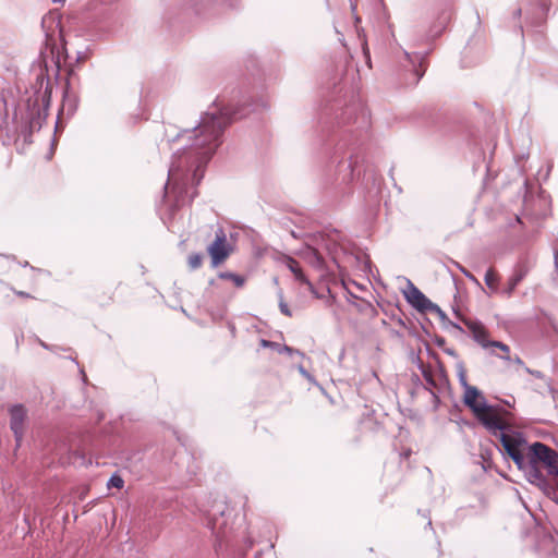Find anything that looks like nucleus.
I'll list each match as a JSON object with an SVG mask.
<instances>
[{"mask_svg": "<svg viewBox=\"0 0 558 558\" xmlns=\"http://www.w3.org/2000/svg\"><path fill=\"white\" fill-rule=\"evenodd\" d=\"M247 107H253V111L266 110L269 108V101L264 97L254 101L238 96L229 99L218 97L201 117L196 126L183 130L168 140L182 144V147L172 156L165 185V198H169L170 187L175 206L184 205L186 198L191 202L196 196V192L190 193V190L202 181L206 165L222 143L225 129L234 119L245 117L250 112Z\"/></svg>", "mask_w": 558, "mask_h": 558, "instance_id": "nucleus-1", "label": "nucleus"}, {"mask_svg": "<svg viewBox=\"0 0 558 558\" xmlns=\"http://www.w3.org/2000/svg\"><path fill=\"white\" fill-rule=\"evenodd\" d=\"M368 116L362 104L352 99L345 107L325 109L318 116L316 145L322 158L337 168L340 185H350L363 173L365 187L376 183L374 171L364 166L359 142L366 134Z\"/></svg>", "mask_w": 558, "mask_h": 558, "instance_id": "nucleus-2", "label": "nucleus"}, {"mask_svg": "<svg viewBox=\"0 0 558 558\" xmlns=\"http://www.w3.org/2000/svg\"><path fill=\"white\" fill-rule=\"evenodd\" d=\"M51 84L43 69L36 74V81L31 88L24 92L20 85L3 96L7 114L0 118V128L7 134L20 133L27 142L34 131L41 128L46 111L50 102Z\"/></svg>", "mask_w": 558, "mask_h": 558, "instance_id": "nucleus-3", "label": "nucleus"}, {"mask_svg": "<svg viewBox=\"0 0 558 558\" xmlns=\"http://www.w3.org/2000/svg\"><path fill=\"white\" fill-rule=\"evenodd\" d=\"M504 453L513 460L531 484L544 485V470L554 477L558 474V453L541 441L530 445L520 432Z\"/></svg>", "mask_w": 558, "mask_h": 558, "instance_id": "nucleus-4", "label": "nucleus"}, {"mask_svg": "<svg viewBox=\"0 0 558 558\" xmlns=\"http://www.w3.org/2000/svg\"><path fill=\"white\" fill-rule=\"evenodd\" d=\"M232 510L223 501H216L205 512L206 525L210 529L216 539V550L228 547H238L239 541H243L245 550L250 549L254 541L246 534L245 529H234L229 520L232 518Z\"/></svg>", "mask_w": 558, "mask_h": 558, "instance_id": "nucleus-5", "label": "nucleus"}, {"mask_svg": "<svg viewBox=\"0 0 558 558\" xmlns=\"http://www.w3.org/2000/svg\"><path fill=\"white\" fill-rule=\"evenodd\" d=\"M477 420L483 424V426L496 438L499 439L502 451L507 449V445L511 444L513 437L519 433L510 427L506 426V424L501 421L497 410L490 405V409L481 410L477 413H474Z\"/></svg>", "mask_w": 558, "mask_h": 558, "instance_id": "nucleus-6", "label": "nucleus"}, {"mask_svg": "<svg viewBox=\"0 0 558 558\" xmlns=\"http://www.w3.org/2000/svg\"><path fill=\"white\" fill-rule=\"evenodd\" d=\"M207 250L211 257L213 267H217L228 258L231 248L227 243L226 234L221 229L216 233L215 241L208 246Z\"/></svg>", "mask_w": 558, "mask_h": 558, "instance_id": "nucleus-7", "label": "nucleus"}, {"mask_svg": "<svg viewBox=\"0 0 558 558\" xmlns=\"http://www.w3.org/2000/svg\"><path fill=\"white\" fill-rule=\"evenodd\" d=\"M10 413V428L15 437L17 446L20 445L24 435V425L27 416V411L22 404H14L9 409Z\"/></svg>", "mask_w": 558, "mask_h": 558, "instance_id": "nucleus-8", "label": "nucleus"}, {"mask_svg": "<svg viewBox=\"0 0 558 558\" xmlns=\"http://www.w3.org/2000/svg\"><path fill=\"white\" fill-rule=\"evenodd\" d=\"M403 56L404 62L402 63V66L411 72V75L413 76L411 84L416 85L425 73L426 57L420 53L411 54L405 50H403Z\"/></svg>", "mask_w": 558, "mask_h": 558, "instance_id": "nucleus-9", "label": "nucleus"}, {"mask_svg": "<svg viewBox=\"0 0 558 558\" xmlns=\"http://www.w3.org/2000/svg\"><path fill=\"white\" fill-rule=\"evenodd\" d=\"M531 269V265L526 258L520 259L513 267V271L508 279L507 287L502 289L501 293L510 298L519 283L526 277Z\"/></svg>", "mask_w": 558, "mask_h": 558, "instance_id": "nucleus-10", "label": "nucleus"}, {"mask_svg": "<svg viewBox=\"0 0 558 558\" xmlns=\"http://www.w3.org/2000/svg\"><path fill=\"white\" fill-rule=\"evenodd\" d=\"M405 300L418 312L426 313L432 306V301L410 280L408 288L403 291Z\"/></svg>", "mask_w": 558, "mask_h": 558, "instance_id": "nucleus-11", "label": "nucleus"}, {"mask_svg": "<svg viewBox=\"0 0 558 558\" xmlns=\"http://www.w3.org/2000/svg\"><path fill=\"white\" fill-rule=\"evenodd\" d=\"M463 402L473 413L490 409V404L487 403L482 391L475 386H468L464 389Z\"/></svg>", "mask_w": 558, "mask_h": 558, "instance_id": "nucleus-12", "label": "nucleus"}, {"mask_svg": "<svg viewBox=\"0 0 558 558\" xmlns=\"http://www.w3.org/2000/svg\"><path fill=\"white\" fill-rule=\"evenodd\" d=\"M260 347L262 348H268V349H271L278 353H287L289 355H293V354H296L299 355L300 357H304L305 354L298 350V349H294V348H291L289 345H286V344H280L278 342H275V341H270V340H266V339H260Z\"/></svg>", "mask_w": 558, "mask_h": 558, "instance_id": "nucleus-13", "label": "nucleus"}, {"mask_svg": "<svg viewBox=\"0 0 558 558\" xmlns=\"http://www.w3.org/2000/svg\"><path fill=\"white\" fill-rule=\"evenodd\" d=\"M468 327L471 329L473 338L477 343H480L483 348L490 347V340L487 339V332L483 326L471 323L468 324Z\"/></svg>", "mask_w": 558, "mask_h": 558, "instance_id": "nucleus-14", "label": "nucleus"}, {"mask_svg": "<svg viewBox=\"0 0 558 558\" xmlns=\"http://www.w3.org/2000/svg\"><path fill=\"white\" fill-rule=\"evenodd\" d=\"M556 484L553 485L547 480L546 475L544 476V485L543 484H535L538 486L551 500L555 502H558V481L555 478Z\"/></svg>", "mask_w": 558, "mask_h": 558, "instance_id": "nucleus-15", "label": "nucleus"}, {"mask_svg": "<svg viewBox=\"0 0 558 558\" xmlns=\"http://www.w3.org/2000/svg\"><path fill=\"white\" fill-rule=\"evenodd\" d=\"M218 277L223 280H230L238 288L243 287L245 283L243 276L230 271H221L218 274Z\"/></svg>", "mask_w": 558, "mask_h": 558, "instance_id": "nucleus-16", "label": "nucleus"}, {"mask_svg": "<svg viewBox=\"0 0 558 558\" xmlns=\"http://www.w3.org/2000/svg\"><path fill=\"white\" fill-rule=\"evenodd\" d=\"M498 276L494 269L489 268L485 274V283L494 292L498 291Z\"/></svg>", "mask_w": 558, "mask_h": 558, "instance_id": "nucleus-17", "label": "nucleus"}, {"mask_svg": "<svg viewBox=\"0 0 558 558\" xmlns=\"http://www.w3.org/2000/svg\"><path fill=\"white\" fill-rule=\"evenodd\" d=\"M76 96L71 94L69 89H65L63 95V108H68L69 111L73 112L76 108Z\"/></svg>", "mask_w": 558, "mask_h": 558, "instance_id": "nucleus-18", "label": "nucleus"}, {"mask_svg": "<svg viewBox=\"0 0 558 558\" xmlns=\"http://www.w3.org/2000/svg\"><path fill=\"white\" fill-rule=\"evenodd\" d=\"M203 264V255L201 253H193L187 257V265L191 270L198 269Z\"/></svg>", "mask_w": 558, "mask_h": 558, "instance_id": "nucleus-19", "label": "nucleus"}, {"mask_svg": "<svg viewBox=\"0 0 558 558\" xmlns=\"http://www.w3.org/2000/svg\"><path fill=\"white\" fill-rule=\"evenodd\" d=\"M457 375H458V378H459V383H460V385L462 386L463 389H466L468 386H471L468 383L466 371L464 368L463 363H458L457 364Z\"/></svg>", "mask_w": 558, "mask_h": 558, "instance_id": "nucleus-20", "label": "nucleus"}, {"mask_svg": "<svg viewBox=\"0 0 558 558\" xmlns=\"http://www.w3.org/2000/svg\"><path fill=\"white\" fill-rule=\"evenodd\" d=\"M427 312L436 314L439 317V319L444 323L448 320L446 313L435 303H432V306L428 308Z\"/></svg>", "mask_w": 558, "mask_h": 558, "instance_id": "nucleus-21", "label": "nucleus"}, {"mask_svg": "<svg viewBox=\"0 0 558 558\" xmlns=\"http://www.w3.org/2000/svg\"><path fill=\"white\" fill-rule=\"evenodd\" d=\"M124 481L119 475H112L108 481V487L122 488Z\"/></svg>", "mask_w": 558, "mask_h": 558, "instance_id": "nucleus-22", "label": "nucleus"}, {"mask_svg": "<svg viewBox=\"0 0 558 558\" xmlns=\"http://www.w3.org/2000/svg\"><path fill=\"white\" fill-rule=\"evenodd\" d=\"M296 368L305 379H307L310 383L316 386H319L316 379L305 369V367L302 364H299Z\"/></svg>", "mask_w": 558, "mask_h": 558, "instance_id": "nucleus-23", "label": "nucleus"}, {"mask_svg": "<svg viewBox=\"0 0 558 558\" xmlns=\"http://www.w3.org/2000/svg\"><path fill=\"white\" fill-rule=\"evenodd\" d=\"M279 308L283 315H286L288 317L292 316V312H291L290 307L288 306V304L284 302L281 293L279 294Z\"/></svg>", "mask_w": 558, "mask_h": 558, "instance_id": "nucleus-24", "label": "nucleus"}, {"mask_svg": "<svg viewBox=\"0 0 558 558\" xmlns=\"http://www.w3.org/2000/svg\"><path fill=\"white\" fill-rule=\"evenodd\" d=\"M360 268L363 271H371V259L367 255H363L361 258H359Z\"/></svg>", "mask_w": 558, "mask_h": 558, "instance_id": "nucleus-25", "label": "nucleus"}, {"mask_svg": "<svg viewBox=\"0 0 558 558\" xmlns=\"http://www.w3.org/2000/svg\"><path fill=\"white\" fill-rule=\"evenodd\" d=\"M295 280H298L300 283L306 284L310 290H313L312 282L306 278L303 270L299 271L296 275H294Z\"/></svg>", "mask_w": 558, "mask_h": 558, "instance_id": "nucleus-26", "label": "nucleus"}, {"mask_svg": "<svg viewBox=\"0 0 558 558\" xmlns=\"http://www.w3.org/2000/svg\"><path fill=\"white\" fill-rule=\"evenodd\" d=\"M287 267L290 269V271L293 275H296L299 271L302 270V268L300 267L299 263L295 259H293V258H289L288 259Z\"/></svg>", "mask_w": 558, "mask_h": 558, "instance_id": "nucleus-27", "label": "nucleus"}, {"mask_svg": "<svg viewBox=\"0 0 558 558\" xmlns=\"http://www.w3.org/2000/svg\"><path fill=\"white\" fill-rule=\"evenodd\" d=\"M489 343H490V347L498 348L506 353H508L510 351L509 347L501 341L492 340Z\"/></svg>", "mask_w": 558, "mask_h": 558, "instance_id": "nucleus-28", "label": "nucleus"}, {"mask_svg": "<svg viewBox=\"0 0 558 558\" xmlns=\"http://www.w3.org/2000/svg\"><path fill=\"white\" fill-rule=\"evenodd\" d=\"M458 267L460 269V271L468 278L470 279L471 281L475 282L476 284H480L478 280L476 279L475 276H473L469 270H466L464 267H462L461 265L458 264Z\"/></svg>", "mask_w": 558, "mask_h": 558, "instance_id": "nucleus-29", "label": "nucleus"}, {"mask_svg": "<svg viewBox=\"0 0 558 558\" xmlns=\"http://www.w3.org/2000/svg\"><path fill=\"white\" fill-rule=\"evenodd\" d=\"M423 376L427 383L428 386L430 387H435L436 386V383L432 376V374L429 372H426V371H423Z\"/></svg>", "mask_w": 558, "mask_h": 558, "instance_id": "nucleus-30", "label": "nucleus"}, {"mask_svg": "<svg viewBox=\"0 0 558 558\" xmlns=\"http://www.w3.org/2000/svg\"><path fill=\"white\" fill-rule=\"evenodd\" d=\"M312 253H313V255H314V257H315V259H316V264H317V266H320V265L323 264V258H322V256H320L316 251H313Z\"/></svg>", "mask_w": 558, "mask_h": 558, "instance_id": "nucleus-31", "label": "nucleus"}, {"mask_svg": "<svg viewBox=\"0 0 558 558\" xmlns=\"http://www.w3.org/2000/svg\"><path fill=\"white\" fill-rule=\"evenodd\" d=\"M363 51H364V54H365V57H366L367 63H368V64H371L369 51H368V49H367L366 44H365V45H364V47H363Z\"/></svg>", "mask_w": 558, "mask_h": 558, "instance_id": "nucleus-32", "label": "nucleus"}, {"mask_svg": "<svg viewBox=\"0 0 558 558\" xmlns=\"http://www.w3.org/2000/svg\"><path fill=\"white\" fill-rule=\"evenodd\" d=\"M39 344H40L44 349L54 351V347H51V345L47 344L46 342H44V341H41V340H39Z\"/></svg>", "mask_w": 558, "mask_h": 558, "instance_id": "nucleus-33", "label": "nucleus"}, {"mask_svg": "<svg viewBox=\"0 0 558 558\" xmlns=\"http://www.w3.org/2000/svg\"><path fill=\"white\" fill-rule=\"evenodd\" d=\"M432 397H433V400H434L435 405H437V404H438V402H439V398H438V397H437V395H436L435 392H433V391H432Z\"/></svg>", "mask_w": 558, "mask_h": 558, "instance_id": "nucleus-34", "label": "nucleus"}, {"mask_svg": "<svg viewBox=\"0 0 558 558\" xmlns=\"http://www.w3.org/2000/svg\"><path fill=\"white\" fill-rule=\"evenodd\" d=\"M16 294L20 295V296H24V298H28L29 296L28 293L23 292V291H16Z\"/></svg>", "mask_w": 558, "mask_h": 558, "instance_id": "nucleus-35", "label": "nucleus"}, {"mask_svg": "<svg viewBox=\"0 0 558 558\" xmlns=\"http://www.w3.org/2000/svg\"><path fill=\"white\" fill-rule=\"evenodd\" d=\"M521 13H522L521 9H517V10L514 11V16H515V17H519V16L521 15Z\"/></svg>", "mask_w": 558, "mask_h": 558, "instance_id": "nucleus-36", "label": "nucleus"}, {"mask_svg": "<svg viewBox=\"0 0 558 558\" xmlns=\"http://www.w3.org/2000/svg\"><path fill=\"white\" fill-rule=\"evenodd\" d=\"M524 186H525L526 192H527L529 191V181L527 180L524 181Z\"/></svg>", "mask_w": 558, "mask_h": 558, "instance_id": "nucleus-37", "label": "nucleus"}, {"mask_svg": "<svg viewBox=\"0 0 558 558\" xmlns=\"http://www.w3.org/2000/svg\"><path fill=\"white\" fill-rule=\"evenodd\" d=\"M515 363H518V364H522V360H521L520 357H517V359H515Z\"/></svg>", "mask_w": 558, "mask_h": 558, "instance_id": "nucleus-38", "label": "nucleus"}, {"mask_svg": "<svg viewBox=\"0 0 558 558\" xmlns=\"http://www.w3.org/2000/svg\"><path fill=\"white\" fill-rule=\"evenodd\" d=\"M82 375H83V379L86 380V375H85V372L82 369L81 371Z\"/></svg>", "mask_w": 558, "mask_h": 558, "instance_id": "nucleus-39", "label": "nucleus"}, {"mask_svg": "<svg viewBox=\"0 0 558 558\" xmlns=\"http://www.w3.org/2000/svg\"><path fill=\"white\" fill-rule=\"evenodd\" d=\"M427 525H428V526H432V520H430V519H428V521H427Z\"/></svg>", "mask_w": 558, "mask_h": 558, "instance_id": "nucleus-40", "label": "nucleus"}, {"mask_svg": "<svg viewBox=\"0 0 558 558\" xmlns=\"http://www.w3.org/2000/svg\"><path fill=\"white\" fill-rule=\"evenodd\" d=\"M501 359L509 360L510 357L508 355L500 356Z\"/></svg>", "mask_w": 558, "mask_h": 558, "instance_id": "nucleus-41", "label": "nucleus"}, {"mask_svg": "<svg viewBox=\"0 0 558 558\" xmlns=\"http://www.w3.org/2000/svg\"><path fill=\"white\" fill-rule=\"evenodd\" d=\"M62 0H53V2H61Z\"/></svg>", "mask_w": 558, "mask_h": 558, "instance_id": "nucleus-42", "label": "nucleus"}, {"mask_svg": "<svg viewBox=\"0 0 558 558\" xmlns=\"http://www.w3.org/2000/svg\"><path fill=\"white\" fill-rule=\"evenodd\" d=\"M556 480L558 481V474L555 475Z\"/></svg>", "mask_w": 558, "mask_h": 558, "instance_id": "nucleus-43", "label": "nucleus"}]
</instances>
